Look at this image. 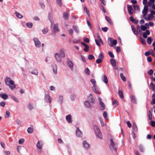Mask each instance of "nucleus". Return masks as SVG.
I'll return each instance as SVG.
<instances>
[{
    "label": "nucleus",
    "instance_id": "nucleus-9",
    "mask_svg": "<svg viewBox=\"0 0 155 155\" xmlns=\"http://www.w3.org/2000/svg\"><path fill=\"white\" fill-rule=\"evenodd\" d=\"M93 91L97 94H100L101 92L99 91L97 86H93L92 87Z\"/></svg>",
    "mask_w": 155,
    "mask_h": 155
},
{
    "label": "nucleus",
    "instance_id": "nucleus-19",
    "mask_svg": "<svg viewBox=\"0 0 155 155\" xmlns=\"http://www.w3.org/2000/svg\"><path fill=\"white\" fill-rule=\"evenodd\" d=\"M83 144L84 147L86 149H88L89 148L90 145L86 141H83Z\"/></svg>",
    "mask_w": 155,
    "mask_h": 155
},
{
    "label": "nucleus",
    "instance_id": "nucleus-36",
    "mask_svg": "<svg viewBox=\"0 0 155 155\" xmlns=\"http://www.w3.org/2000/svg\"><path fill=\"white\" fill-rule=\"evenodd\" d=\"M63 58H64L65 56V54L63 51L62 50H60L59 51V54Z\"/></svg>",
    "mask_w": 155,
    "mask_h": 155
},
{
    "label": "nucleus",
    "instance_id": "nucleus-46",
    "mask_svg": "<svg viewBox=\"0 0 155 155\" xmlns=\"http://www.w3.org/2000/svg\"><path fill=\"white\" fill-rule=\"evenodd\" d=\"M133 7H134V8L136 10H138H138H139L140 9L139 6L137 5H133Z\"/></svg>",
    "mask_w": 155,
    "mask_h": 155
},
{
    "label": "nucleus",
    "instance_id": "nucleus-33",
    "mask_svg": "<svg viewBox=\"0 0 155 155\" xmlns=\"http://www.w3.org/2000/svg\"><path fill=\"white\" fill-rule=\"evenodd\" d=\"M105 19H106V20L109 23H110V24H112V21H111V19H110V18H109L107 16H105Z\"/></svg>",
    "mask_w": 155,
    "mask_h": 155
},
{
    "label": "nucleus",
    "instance_id": "nucleus-27",
    "mask_svg": "<svg viewBox=\"0 0 155 155\" xmlns=\"http://www.w3.org/2000/svg\"><path fill=\"white\" fill-rule=\"evenodd\" d=\"M110 62L111 64L113 66H115L116 65V62L115 60L113 59H110Z\"/></svg>",
    "mask_w": 155,
    "mask_h": 155
},
{
    "label": "nucleus",
    "instance_id": "nucleus-3",
    "mask_svg": "<svg viewBox=\"0 0 155 155\" xmlns=\"http://www.w3.org/2000/svg\"><path fill=\"white\" fill-rule=\"evenodd\" d=\"M110 149L112 150H114L116 152L117 150V144L114 143L112 139L110 140Z\"/></svg>",
    "mask_w": 155,
    "mask_h": 155
},
{
    "label": "nucleus",
    "instance_id": "nucleus-29",
    "mask_svg": "<svg viewBox=\"0 0 155 155\" xmlns=\"http://www.w3.org/2000/svg\"><path fill=\"white\" fill-rule=\"evenodd\" d=\"M34 130L33 128V127H29L27 129V132L28 133L31 134L33 132Z\"/></svg>",
    "mask_w": 155,
    "mask_h": 155
},
{
    "label": "nucleus",
    "instance_id": "nucleus-21",
    "mask_svg": "<svg viewBox=\"0 0 155 155\" xmlns=\"http://www.w3.org/2000/svg\"><path fill=\"white\" fill-rule=\"evenodd\" d=\"M131 28L134 33L136 35H137L138 34V31H137L136 30V29L134 26L133 25H131Z\"/></svg>",
    "mask_w": 155,
    "mask_h": 155
},
{
    "label": "nucleus",
    "instance_id": "nucleus-14",
    "mask_svg": "<svg viewBox=\"0 0 155 155\" xmlns=\"http://www.w3.org/2000/svg\"><path fill=\"white\" fill-rule=\"evenodd\" d=\"M76 133L77 136L78 137H81L83 135L82 132L78 128L76 130Z\"/></svg>",
    "mask_w": 155,
    "mask_h": 155
},
{
    "label": "nucleus",
    "instance_id": "nucleus-37",
    "mask_svg": "<svg viewBox=\"0 0 155 155\" xmlns=\"http://www.w3.org/2000/svg\"><path fill=\"white\" fill-rule=\"evenodd\" d=\"M113 104L116 107L118 105V101L116 99H114L113 102Z\"/></svg>",
    "mask_w": 155,
    "mask_h": 155
},
{
    "label": "nucleus",
    "instance_id": "nucleus-50",
    "mask_svg": "<svg viewBox=\"0 0 155 155\" xmlns=\"http://www.w3.org/2000/svg\"><path fill=\"white\" fill-rule=\"evenodd\" d=\"M133 128L134 130L135 131H137V126L136 124L135 123L133 125Z\"/></svg>",
    "mask_w": 155,
    "mask_h": 155
},
{
    "label": "nucleus",
    "instance_id": "nucleus-54",
    "mask_svg": "<svg viewBox=\"0 0 155 155\" xmlns=\"http://www.w3.org/2000/svg\"><path fill=\"white\" fill-rule=\"evenodd\" d=\"M95 42H96V44L98 46H100L101 45L100 43H101V42L100 41L98 40H97V39H95Z\"/></svg>",
    "mask_w": 155,
    "mask_h": 155
},
{
    "label": "nucleus",
    "instance_id": "nucleus-7",
    "mask_svg": "<svg viewBox=\"0 0 155 155\" xmlns=\"http://www.w3.org/2000/svg\"><path fill=\"white\" fill-rule=\"evenodd\" d=\"M55 56L57 61L58 62H61L62 57L60 55L59 53H56L55 54Z\"/></svg>",
    "mask_w": 155,
    "mask_h": 155
},
{
    "label": "nucleus",
    "instance_id": "nucleus-35",
    "mask_svg": "<svg viewBox=\"0 0 155 155\" xmlns=\"http://www.w3.org/2000/svg\"><path fill=\"white\" fill-rule=\"evenodd\" d=\"M140 27L142 30L143 31H145L147 29V28L144 25H141L140 26Z\"/></svg>",
    "mask_w": 155,
    "mask_h": 155
},
{
    "label": "nucleus",
    "instance_id": "nucleus-23",
    "mask_svg": "<svg viewBox=\"0 0 155 155\" xmlns=\"http://www.w3.org/2000/svg\"><path fill=\"white\" fill-rule=\"evenodd\" d=\"M130 98L131 99V101L134 103L136 104V97L134 95H132L130 96Z\"/></svg>",
    "mask_w": 155,
    "mask_h": 155
},
{
    "label": "nucleus",
    "instance_id": "nucleus-58",
    "mask_svg": "<svg viewBox=\"0 0 155 155\" xmlns=\"http://www.w3.org/2000/svg\"><path fill=\"white\" fill-rule=\"evenodd\" d=\"M53 71L54 74H56L57 73V66L55 65L54 68L53 69Z\"/></svg>",
    "mask_w": 155,
    "mask_h": 155
},
{
    "label": "nucleus",
    "instance_id": "nucleus-40",
    "mask_svg": "<svg viewBox=\"0 0 155 155\" xmlns=\"http://www.w3.org/2000/svg\"><path fill=\"white\" fill-rule=\"evenodd\" d=\"M72 27L75 31L77 33H78L79 31L77 27L75 25H73Z\"/></svg>",
    "mask_w": 155,
    "mask_h": 155
},
{
    "label": "nucleus",
    "instance_id": "nucleus-48",
    "mask_svg": "<svg viewBox=\"0 0 155 155\" xmlns=\"http://www.w3.org/2000/svg\"><path fill=\"white\" fill-rule=\"evenodd\" d=\"M11 97L15 102H18V99L14 95H12L11 96Z\"/></svg>",
    "mask_w": 155,
    "mask_h": 155
},
{
    "label": "nucleus",
    "instance_id": "nucleus-31",
    "mask_svg": "<svg viewBox=\"0 0 155 155\" xmlns=\"http://www.w3.org/2000/svg\"><path fill=\"white\" fill-rule=\"evenodd\" d=\"M103 81L106 84H107L108 82V79L107 77L105 75L104 76V78L103 80Z\"/></svg>",
    "mask_w": 155,
    "mask_h": 155
},
{
    "label": "nucleus",
    "instance_id": "nucleus-42",
    "mask_svg": "<svg viewBox=\"0 0 155 155\" xmlns=\"http://www.w3.org/2000/svg\"><path fill=\"white\" fill-rule=\"evenodd\" d=\"M150 2L147 4L148 6H150L151 5L153 4L155 2V0H150Z\"/></svg>",
    "mask_w": 155,
    "mask_h": 155
},
{
    "label": "nucleus",
    "instance_id": "nucleus-22",
    "mask_svg": "<svg viewBox=\"0 0 155 155\" xmlns=\"http://www.w3.org/2000/svg\"><path fill=\"white\" fill-rule=\"evenodd\" d=\"M43 145V143L42 142L40 141H38L37 144V147L40 149H41L42 148V146Z\"/></svg>",
    "mask_w": 155,
    "mask_h": 155
},
{
    "label": "nucleus",
    "instance_id": "nucleus-24",
    "mask_svg": "<svg viewBox=\"0 0 155 155\" xmlns=\"http://www.w3.org/2000/svg\"><path fill=\"white\" fill-rule=\"evenodd\" d=\"M0 97H1L4 100L7 99L8 98V96L6 94H0Z\"/></svg>",
    "mask_w": 155,
    "mask_h": 155
},
{
    "label": "nucleus",
    "instance_id": "nucleus-11",
    "mask_svg": "<svg viewBox=\"0 0 155 155\" xmlns=\"http://www.w3.org/2000/svg\"><path fill=\"white\" fill-rule=\"evenodd\" d=\"M45 99L47 102L50 103L51 102V98L48 94H46L45 95Z\"/></svg>",
    "mask_w": 155,
    "mask_h": 155
},
{
    "label": "nucleus",
    "instance_id": "nucleus-57",
    "mask_svg": "<svg viewBox=\"0 0 155 155\" xmlns=\"http://www.w3.org/2000/svg\"><path fill=\"white\" fill-rule=\"evenodd\" d=\"M25 140L23 139H20L18 141V143L20 144H21L24 143V142Z\"/></svg>",
    "mask_w": 155,
    "mask_h": 155
},
{
    "label": "nucleus",
    "instance_id": "nucleus-16",
    "mask_svg": "<svg viewBox=\"0 0 155 155\" xmlns=\"http://www.w3.org/2000/svg\"><path fill=\"white\" fill-rule=\"evenodd\" d=\"M153 17V16L151 14H149L148 15V17H144V18L145 20L146 21H148L151 20Z\"/></svg>",
    "mask_w": 155,
    "mask_h": 155
},
{
    "label": "nucleus",
    "instance_id": "nucleus-1",
    "mask_svg": "<svg viewBox=\"0 0 155 155\" xmlns=\"http://www.w3.org/2000/svg\"><path fill=\"white\" fill-rule=\"evenodd\" d=\"M5 84L9 86L12 90H13L16 87L15 84L13 80H11V78L8 77H6L5 80Z\"/></svg>",
    "mask_w": 155,
    "mask_h": 155
},
{
    "label": "nucleus",
    "instance_id": "nucleus-6",
    "mask_svg": "<svg viewBox=\"0 0 155 155\" xmlns=\"http://www.w3.org/2000/svg\"><path fill=\"white\" fill-rule=\"evenodd\" d=\"M36 46L37 48H39L41 46V44L38 39L37 38H34L33 39Z\"/></svg>",
    "mask_w": 155,
    "mask_h": 155
},
{
    "label": "nucleus",
    "instance_id": "nucleus-49",
    "mask_svg": "<svg viewBox=\"0 0 155 155\" xmlns=\"http://www.w3.org/2000/svg\"><path fill=\"white\" fill-rule=\"evenodd\" d=\"M149 117L150 120H151L152 119V114L150 110H149Z\"/></svg>",
    "mask_w": 155,
    "mask_h": 155
},
{
    "label": "nucleus",
    "instance_id": "nucleus-18",
    "mask_svg": "<svg viewBox=\"0 0 155 155\" xmlns=\"http://www.w3.org/2000/svg\"><path fill=\"white\" fill-rule=\"evenodd\" d=\"M130 20L132 21V22H134L136 24H137L138 23V20L136 19H134L133 18V17L132 16H131L129 18Z\"/></svg>",
    "mask_w": 155,
    "mask_h": 155
},
{
    "label": "nucleus",
    "instance_id": "nucleus-13",
    "mask_svg": "<svg viewBox=\"0 0 155 155\" xmlns=\"http://www.w3.org/2000/svg\"><path fill=\"white\" fill-rule=\"evenodd\" d=\"M148 10V8L147 6L145 5L142 11V13L144 16L147 15Z\"/></svg>",
    "mask_w": 155,
    "mask_h": 155
},
{
    "label": "nucleus",
    "instance_id": "nucleus-60",
    "mask_svg": "<svg viewBox=\"0 0 155 155\" xmlns=\"http://www.w3.org/2000/svg\"><path fill=\"white\" fill-rule=\"evenodd\" d=\"M102 60L100 58H98L96 60V62L97 64H100L102 62Z\"/></svg>",
    "mask_w": 155,
    "mask_h": 155
},
{
    "label": "nucleus",
    "instance_id": "nucleus-43",
    "mask_svg": "<svg viewBox=\"0 0 155 155\" xmlns=\"http://www.w3.org/2000/svg\"><path fill=\"white\" fill-rule=\"evenodd\" d=\"M91 83L92 84L93 86H96V81L94 79H92L91 80Z\"/></svg>",
    "mask_w": 155,
    "mask_h": 155
},
{
    "label": "nucleus",
    "instance_id": "nucleus-64",
    "mask_svg": "<svg viewBox=\"0 0 155 155\" xmlns=\"http://www.w3.org/2000/svg\"><path fill=\"white\" fill-rule=\"evenodd\" d=\"M150 86L151 87V89L152 90H153L154 89V84L153 82H151L150 84Z\"/></svg>",
    "mask_w": 155,
    "mask_h": 155
},
{
    "label": "nucleus",
    "instance_id": "nucleus-10",
    "mask_svg": "<svg viewBox=\"0 0 155 155\" xmlns=\"http://www.w3.org/2000/svg\"><path fill=\"white\" fill-rule=\"evenodd\" d=\"M67 63L68 67L72 69L73 67V64L72 61L70 60L68 58Z\"/></svg>",
    "mask_w": 155,
    "mask_h": 155
},
{
    "label": "nucleus",
    "instance_id": "nucleus-44",
    "mask_svg": "<svg viewBox=\"0 0 155 155\" xmlns=\"http://www.w3.org/2000/svg\"><path fill=\"white\" fill-rule=\"evenodd\" d=\"M26 25L28 28H31L33 26V24L31 22L27 23L26 24Z\"/></svg>",
    "mask_w": 155,
    "mask_h": 155
},
{
    "label": "nucleus",
    "instance_id": "nucleus-51",
    "mask_svg": "<svg viewBox=\"0 0 155 155\" xmlns=\"http://www.w3.org/2000/svg\"><path fill=\"white\" fill-rule=\"evenodd\" d=\"M88 58L89 60H91L93 59L94 58V57L92 54H89L88 56Z\"/></svg>",
    "mask_w": 155,
    "mask_h": 155
},
{
    "label": "nucleus",
    "instance_id": "nucleus-62",
    "mask_svg": "<svg viewBox=\"0 0 155 155\" xmlns=\"http://www.w3.org/2000/svg\"><path fill=\"white\" fill-rule=\"evenodd\" d=\"M101 29L104 32H107V31L108 30V28L107 27H105L104 28H101Z\"/></svg>",
    "mask_w": 155,
    "mask_h": 155
},
{
    "label": "nucleus",
    "instance_id": "nucleus-41",
    "mask_svg": "<svg viewBox=\"0 0 155 155\" xmlns=\"http://www.w3.org/2000/svg\"><path fill=\"white\" fill-rule=\"evenodd\" d=\"M10 112L9 111H6V114L5 116V117L6 118L10 116Z\"/></svg>",
    "mask_w": 155,
    "mask_h": 155
},
{
    "label": "nucleus",
    "instance_id": "nucleus-38",
    "mask_svg": "<svg viewBox=\"0 0 155 155\" xmlns=\"http://www.w3.org/2000/svg\"><path fill=\"white\" fill-rule=\"evenodd\" d=\"M15 14L17 17L19 18H22L23 17V16L21 15L17 12H15Z\"/></svg>",
    "mask_w": 155,
    "mask_h": 155
},
{
    "label": "nucleus",
    "instance_id": "nucleus-17",
    "mask_svg": "<svg viewBox=\"0 0 155 155\" xmlns=\"http://www.w3.org/2000/svg\"><path fill=\"white\" fill-rule=\"evenodd\" d=\"M88 99L89 101L91 103L93 104H95V100L93 99L92 95L91 94H90L89 96L88 97Z\"/></svg>",
    "mask_w": 155,
    "mask_h": 155
},
{
    "label": "nucleus",
    "instance_id": "nucleus-28",
    "mask_svg": "<svg viewBox=\"0 0 155 155\" xmlns=\"http://www.w3.org/2000/svg\"><path fill=\"white\" fill-rule=\"evenodd\" d=\"M119 95L120 97L121 98H124V96L123 95V93L122 91L119 90L118 92Z\"/></svg>",
    "mask_w": 155,
    "mask_h": 155
},
{
    "label": "nucleus",
    "instance_id": "nucleus-32",
    "mask_svg": "<svg viewBox=\"0 0 155 155\" xmlns=\"http://www.w3.org/2000/svg\"><path fill=\"white\" fill-rule=\"evenodd\" d=\"M120 76L123 81H126V78L122 73H121L120 74Z\"/></svg>",
    "mask_w": 155,
    "mask_h": 155
},
{
    "label": "nucleus",
    "instance_id": "nucleus-34",
    "mask_svg": "<svg viewBox=\"0 0 155 155\" xmlns=\"http://www.w3.org/2000/svg\"><path fill=\"white\" fill-rule=\"evenodd\" d=\"M98 58H100L103 60L104 58V56L103 53L102 52H101L98 56Z\"/></svg>",
    "mask_w": 155,
    "mask_h": 155
},
{
    "label": "nucleus",
    "instance_id": "nucleus-20",
    "mask_svg": "<svg viewBox=\"0 0 155 155\" xmlns=\"http://www.w3.org/2000/svg\"><path fill=\"white\" fill-rule=\"evenodd\" d=\"M59 31L58 25L55 24L53 25V32H57Z\"/></svg>",
    "mask_w": 155,
    "mask_h": 155
},
{
    "label": "nucleus",
    "instance_id": "nucleus-53",
    "mask_svg": "<svg viewBox=\"0 0 155 155\" xmlns=\"http://www.w3.org/2000/svg\"><path fill=\"white\" fill-rule=\"evenodd\" d=\"M151 125L153 127H155V121H154L151 120L150 122Z\"/></svg>",
    "mask_w": 155,
    "mask_h": 155
},
{
    "label": "nucleus",
    "instance_id": "nucleus-52",
    "mask_svg": "<svg viewBox=\"0 0 155 155\" xmlns=\"http://www.w3.org/2000/svg\"><path fill=\"white\" fill-rule=\"evenodd\" d=\"M38 71L36 69H35V70H34L32 72H31V73L32 74H35V75H37L38 74Z\"/></svg>",
    "mask_w": 155,
    "mask_h": 155
},
{
    "label": "nucleus",
    "instance_id": "nucleus-5",
    "mask_svg": "<svg viewBox=\"0 0 155 155\" xmlns=\"http://www.w3.org/2000/svg\"><path fill=\"white\" fill-rule=\"evenodd\" d=\"M98 101L101 107V110H104L105 109V105L104 103L101 101V98L100 97L98 98Z\"/></svg>",
    "mask_w": 155,
    "mask_h": 155
},
{
    "label": "nucleus",
    "instance_id": "nucleus-30",
    "mask_svg": "<svg viewBox=\"0 0 155 155\" xmlns=\"http://www.w3.org/2000/svg\"><path fill=\"white\" fill-rule=\"evenodd\" d=\"M84 104L86 107L87 108H90L91 107L90 104L88 101H85Z\"/></svg>",
    "mask_w": 155,
    "mask_h": 155
},
{
    "label": "nucleus",
    "instance_id": "nucleus-2",
    "mask_svg": "<svg viewBox=\"0 0 155 155\" xmlns=\"http://www.w3.org/2000/svg\"><path fill=\"white\" fill-rule=\"evenodd\" d=\"M93 128L95 133L96 136L100 139H102V134L101 133L98 126L96 125H94L93 126Z\"/></svg>",
    "mask_w": 155,
    "mask_h": 155
},
{
    "label": "nucleus",
    "instance_id": "nucleus-61",
    "mask_svg": "<svg viewBox=\"0 0 155 155\" xmlns=\"http://www.w3.org/2000/svg\"><path fill=\"white\" fill-rule=\"evenodd\" d=\"M48 31V28H45L42 30L43 33L45 34Z\"/></svg>",
    "mask_w": 155,
    "mask_h": 155
},
{
    "label": "nucleus",
    "instance_id": "nucleus-47",
    "mask_svg": "<svg viewBox=\"0 0 155 155\" xmlns=\"http://www.w3.org/2000/svg\"><path fill=\"white\" fill-rule=\"evenodd\" d=\"M139 148L140 150L142 152H143L144 151V148L143 146L141 145H140L139 146Z\"/></svg>",
    "mask_w": 155,
    "mask_h": 155
},
{
    "label": "nucleus",
    "instance_id": "nucleus-15",
    "mask_svg": "<svg viewBox=\"0 0 155 155\" xmlns=\"http://www.w3.org/2000/svg\"><path fill=\"white\" fill-rule=\"evenodd\" d=\"M150 34V32L149 30H147L146 32H143V36L144 38H147V35H149Z\"/></svg>",
    "mask_w": 155,
    "mask_h": 155
},
{
    "label": "nucleus",
    "instance_id": "nucleus-25",
    "mask_svg": "<svg viewBox=\"0 0 155 155\" xmlns=\"http://www.w3.org/2000/svg\"><path fill=\"white\" fill-rule=\"evenodd\" d=\"M69 15L68 12H64L63 14V17L64 19H67L68 18Z\"/></svg>",
    "mask_w": 155,
    "mask_h": 155
},
{
    "label": "nucleus",
    "instance_id": "nucleus-45",
    "mask_svg": "<svg viewBox=\"0 0 155 155\" xmlns=\"http://www.w3.org/2000/svg\"><path fill=\"white\" fill-rule=\"evenodd\" d=\"M85 72L87 75H89L90 74V72L89 69L88 68H86L85 70Z\"/></svg>",
    "mask_w": 155,
    "mask_h": 155
},
{
    "label": "nucleus",
    "instance_id": "nucleus-26",
    "mask_svg": "<svg viewBox=\"0 0 155 155\" xmlns=\"http://www.w3.org/2000/svg\"><path fill=\"white\" fill-rule=\"evenodd\" d=\"M66 119L68 122L69 123L71 122V116L69 114L67 115L66 116Z\"/></svg>",
    "mask_w": 155,
    "mask_h": 155
},
{
    "label": "nucleus",
    "instance_id": "nucleus-4",
    "mask_svg": "<svg viewBox=\"0 0 155 155\" xmlns=\"http://www.w3.org/2000/svg\"><path fill=\"white\" fill-rule=\"evenodd\" d=\"M108 43L110 46L112 47L113 45H116L117 44V40H114L112 42V38H109L108 39Z\"/></svg>",
    "mask_w": 155,
    "mask_h": 155
},
{
    "label": "nucleus",
    "instance_id": "nucleus-39",
    "mask_svg": "<svg viewBox=\"0 0 155 155\" xmlns=\"http://www.w3.org/2000/svg\"><path fill=\"white\" fill-rule=\"evenodd\" d=\"M152 41V38L150 37H148L147 39V43L149 45L151 44Z\"/></svg>",
    "mask_w": 155,
    "mask_h": 155
},
{
    "label": "nucleus",
    "instance_id": "nucleus-56",
    "mask_svg": "<svg viewBox=\"0 0 155 155\" xmlns=\"http://www.w3.org/2000/svg\"><path fill=\"white\" fill-rule=\"evenodd\" d=\"M57 3L58 5L61 7L62 5V2L61 0H57Z\"/></svg>",
    "mask_w": 155,
    "mask_h": 155
},
{
    "label": "nucleus",
    "instance_id": "nucleus-63",
    "mask_svg": "<svg viewBox=\"0 0 155 155\" xmlns=\"http://www.w3.org/2000/svg\"><path fill=\"white\" fill-rule=\"evenodd\" d=\"M100 8H101V10H102V11L104 13L106 12V11L105 9L104 8L102 5H101V7H100Z\"/></svg>",
    "mask_w": 155,
    "mask_h": 155
},
{
    "label": "nucleus",
    "instance_id": "nucleus-55",
    "mask_svg": "<svg viewBox=\"0 0 155 155\" xmlns=\"http://www.w3.org/2000/svg\"><path fill=\"white\" fill-rule=\"evenodd\" d=\"M108 54L109 56L112 58H114V56L113 53L110 51H109L108 52Z\"/></svg>",
    "mask_w": 155,
    "mask_h": 155
},
{
    "label": "nucleus",
    "instance_id": "nucleus-8",
    "mask_svg": "<svg viewBox=\"0 0 155 155\" xmlns=\"http://www.w3.org/2000/svg\"><path fill=\"white\" fill-rule=\"evenodd\" d=\"M127 9L128 13L130 15H131L133 14V9L132 6L129 5H127Z\"/></svg>",
    "mask_w": 155,
    "mask_h": 155
},
{
    "label": "nucleus",
    "instance_id": "nucleus-59",
    "mask_svg": "<svg viewBox=\"0 0 155 155\" xmlns=\"http://www.w3.org/2000/svg\"><path fill=\"white\" fill-rule=\"evenodd\" d=\"M28 107L30 110H32L33 108V105L31 104H29L28 105Z\"/></svg>",
    "mask_w": 155,
    "mask_h": 155
},
{
    "label": "nucleus",
    "instance_id": "nucleus-12",
    "mask_svg": "<svg viewBox=\"0 0 155 155\" xmlns=\"http://www.w3.org/2000/svg\"><path fill=\"white\" fill-rule=\"evenodd\" d=\"M81 44L85 47L84 49V51L85 52H87L89 50V46L83 42H81Z\"/></svg>",
    "mask_w": 155,
    "mask_h": 155
}]
</instances>
